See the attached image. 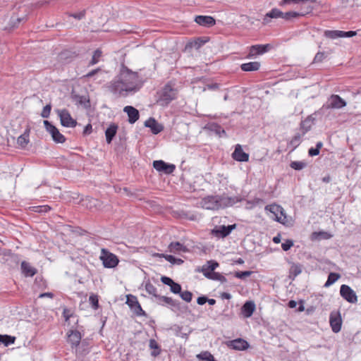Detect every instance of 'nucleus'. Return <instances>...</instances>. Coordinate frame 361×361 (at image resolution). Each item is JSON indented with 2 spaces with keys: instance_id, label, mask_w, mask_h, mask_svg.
<instances>
[{
  "instance_id": "f257e3e1",
  "label": "nucleus",
  "mask_w": 361,
  "mask_h": 361,
  "mask_svg": "<svg viewBox=\"0 0 361 361\" xmlns=\"http://www.w3.org/2000/svg\"><path fill=\"white\" fill-rule=\"evenodd\" d=\"M142 86V82L138 73L123 66L120 73L110 82L109 87L113 94L126 97L138 92Z\"/></svg>"
},
{
  "instance_id": "f03ea898",
  "label": "nucleus",
  "mask_w": 361,
  "mask_h": 361,
  "mask_svg": "<svg viewBox=\"0 0 361 361\" xmlns=\"http://www.w3.org/2000/svg\"><path fill=\"white\" fill-rule=\"evenodd\" d=\"M176 95L177 90L173 87L171 84H167L162 89L158 102L162 106L168 105L176 98Z\"/></svg>"
},
{
  "instance_id": "7ed1b4c3",
  "label": "nucleus",
  "mask_w": 361,
  "mask_h": 361,
  "mask_svg": "<svg viewBox=\"0 0 361 361\" xmlns=\"http://www.w3.org/2000/svg\"><path fill=\"white\" fill-rule=\"evenodd\" d=\"M99 259L102 262L103 266L105 268H114L119 262L118 257L106 248H102L101 250Z\"/></svg>"
},
{
  "instance_id": "20e7f679",
  "label": "nucleus",
  "mask_w": 361,
  "mask_h": 361,
  "mask_svg": "<svg viewBox=\"0 0 361 361\" xmlns=\"http://www.w3.org/2000/svg\"><path fill=\"white\" fill-rule=\"evenodd\" d=\"M266 211H269L275 216V220L284 225L288 224L287 216L283 207L279 204H270L265 207Z\"/></svg>"
},
{
  "instance_id": "39448f33",
  "label": "nucleus",
  "mask_w": 361,
  "mask_h": 361,
  "mask_svg": "<svg viewBox=\"0 0 361 361\" xmlns=\"http://www.w3.org/2000/svg\"><path fill=\"white\" fill-rule=\"evenodd\" d=\"M56 113L60 118L61 123L63 126L67 128H73L76 126L77 121L73 119L67 109H58Z\"/></svg>"
},
{
  "instance_id": "423d86ee",
  "label": "nucleus",
  "mask_w": 361,
  "mask_h": 361,
  "mask_svg": "<svg viewBox=\"0 0 361 361\" xmlns=\"http://www.w3.org/2000/svg\"><path fill=\"white\" fill-rule=\"evenodd\" d=\"M201 207L205 209L216 210L219 209V195L207 196L200 202Z\"/></svg>"
},
{
  "instance_id": "0eeeda50",
  "label": "nucleus",
  "mask_w": 361,
  "mask_h": 361,
  "mask_svg": "<svg viewBox=\"0 0 361 361\" xmlns=\"http://www.w3.org/2000/svg\"><path fill=\"white\" fill-rule=\"evenodd\" d=\"M44 125L47 132L50 133L53 140L56 143H63L66 138L59 130L53 126L49 121H44Z\"/></svg>"
},
{
  "instance_id": "6e6552de",
  "label": "nucleus",
  "mask_w": 361,
  "mask_h": 361,
  "mask_svg": "<svg viewBox=\"0 0 361 361\" xmlns=\"http://www.w3.org/2000/svg\"><path fill=\"white\" fill-rule=\"evenodd\" d=\"M341 297L350 303H356L357 296L355 292L348 285H342L340 288Z\"/></svg>"
},
{
  "instance_id": "1a4fd4ad",
  "label": "nucleus",
  "mask_w": 361,
  "mask_h": 361,
  "mask_svg": "<svg viewBox=\"0 0 361 361\" xmlns=\"http://www.w3.org/2000/svg\"><path fill=\"white\" fill-rule=\"evenodd\" d=\"M243 199L238 196L228 197L226 195H219V208L223 209L228 207H232Z\"/></svg>"
},
{
  "instance_id": "9d476101",
  "label": "nucleus",
  "mask_w": 361,
  "mask_h": 361,
  "mask_svg": "<svg viewBox=\"0 0 361 361\" xmlns=\"http://www.w3.org/2000/svg\"><path fill=\"white\" fill-rule=\"evenodd\" d=\"M347 104L346 102L339 95L332 94L328 99L326 107L327 109H339Z\"/></svg>"
},
{
  "instance_id": "9b49d317",
  "label": "nucleus",
  "mask_w": 361,
  "mask_h": 361,
  "mask_svg": "<svg viewBox=\"0 0 361 361\" xmlns=\"http://www.w3.org/2000/svg\"><path fill=\"white\" fill-rule=\"evenodd\" d=\"M158 303L159 305H164V303L169 305L174 312L180 311L182 309L179 301L167 296H158Z\"/></svg>"
},
{
  "instance_id": "f8f14e48",
  "label": "nucleus",
  "mask_w": 361,
  "mask_h": 361,
  "mask_svg": "<svg viewBox=\"0 0 361 361\" xmlns=\"http://www.w3.org/2000/svg\"><path fill=\"white\" fill-rule=\"evenodd\" d=\"M269 44H257L250 47L247 58L254 59L258 55H262L268 51Z\"/></svg>"
},
{
  "instance_id": "ddd939ff",
  "label": "nucleus",
  "mask_w": 361,
  "mask_h": 361,
  "mask_svg": "<svg viewBox=\"0 0 361 361\" xmlns=\"http://www.w3.org/2000/svg\"><path fill=\"white\" fill-rule=\"evenodd\" d=\"M68 343L71 344V348H77L82 339V335L80 331L77 330H70L67 333Z\"/></svg>"
},
{
  "instance_id": "4468645a",
  "label": "nucleus",
  "mask_w": 361,
  "mask_h": 361,
  "mask_svg": "<svg viewBox=\"0 0 361 361\" xmlns=\"http://www.w3.org/2000/svg\"><path fill=\"white\" fill-rule=\"evenodd\" d=\"M226 345L231 349L236 350H244L248 348V343L243 338H237L229 341L226 343Z\"/></svg>"
},
{
  "instance_id": "2eb2a0df",
  "label": "nucleus",
  "mask_w": 361,
  "mask_h": 361,
  "mask_svg": "<svg viewBox=\"0 0 361 361\" xmlns=\"http://www.w3.org/2000/svg\"><path fill=\"white\" fill-rule=\"evenodd\" d=\"M236 227L235 224L226 226H221L218 228L212 231V233L217 237L224 238L228 235Z\"/></svg>"
},
{
  "instance_id": "dca6fc26",
  "label": "nucleus",
  "mask_w": 361,
  "mask_h": 361,
  "mask_svg": "<svg viewBox=\"0 0 361 361\" xmlns=\"http://www.w3.org/2000/svg\"><path fill=\"white\" fill-rule=\"evenodd\" d=\"M232 157L238 161H247L249 160V154L243 152L240 145L235 146V150L232 154Z\"/></svg>"
},
{
  "instance_id": "f3484780",
  "label": "nucleus",
  "mask_w": 361,
  "mask_h": 361,
  "mask_svg": "<svg viewBox=\"0 0 361 361\" xmlns=\"http://www.w3.org/2000/svg\"><path fill=\"white\" fill-rule=\"evenodd\" d=\"M329 322L332 331L334 333H338L341 331L342 320L339 314H335L331 313L329 318Z\"/></svg>"
},
{
  "instance_id": "a211bd4d",
  "label": "nucleus",
  "mask_w": 361,
  "mask_h": 361,
  "mask_svg": "<svg viewBox=\"0 0 361 361\" xmlns=\"http://www.w3.org/2000/svg\"><path fill=\"white\" fill-rule=\"evenodd\" d=\"M316 2V0H302L299 7L300 9V12H299L300 16H305V14H307L314 8L313 4Z\"/></svg>"
},
{
  "instance_id": "6ab92c4d",
  "label": "nucleus",
  "mask_w": 361,
  "mask_h": 361,
  "mask_svg": "<svg viewBox=\"0 0 361 361\" xmlns=\"http://www.w3.org/2000/svg\"><path fill=\"white\" fill-rule=\"evenodd\" d=\"M123 111L128 114V122L130 123H134L139 119V111L133 106H126L124 107Z\"/></svg>"
},
{
  "instance_id": "aec40b11",
  "label": "nucleus",
  "mask_w": 361,
  "mask_h": 361,
  "mask_svg": "<svg viewBox=\"0 0 361 361\" xmlns=\"http://www.w3.org/2000/svg\"><path fill=\"white\" fill-rule=\"evenodd\" d=\"M256 306L253 301H247L241 307V313L245 318L250 317L255 310Z\"/></svg>"
},
{
  "instance_id": "412c9836",
  "label": "nucleus",
  "mask_w": 361,
  "mask_h": 361,
  "mask_svg": "<svg viewBox=\"0 0 361 361\" xmlns=\"http://www.w3.org/2000/svg\"><path fill=\"white\" fill-rule=\"evenodd\" d=\"M145 126L149 128L152 132L155 135L163 130V126L153 118H149L147 120L145 123Z\"/></svg>"
},
{
  "instance_id": "4be33fe9",
  "label": "nucleus",
  "mask_w": 361,
  "mask_h": 361,
  "mask_svg": "<svg viewBox=\"0 0 361 361\" xmlns=\"http://www.w3.org/2000/svg\"><path fill=\"white\" fill-rule=\"evenodd\" d=\"M195 21L202 26L212 27L215 25V20L209 16H197L195 17Z\"/></svg>"
},
{
  "instance_id": "5701e85b",
  "label": "nucleus",
  "mask_w": 361,
  "mask_h": 361,
  "mask_svg": "<svg viewBox=\"0 0 361 361\" xmlns=\"http://www.w3.org/2000/svg\"><path fill=\"white\" fill-rule=\"evenodd\" d=\"M118 130V125L111 123L105 131L106 140L108 144L111 143Z\"/></svg>"
},
{
  "instance_id": "b1692460",
  "label": "nucleus",
  "mask_w": 361,
  "mask_h": 361,
  "mask_svg": "<svg viewBox=\"0 0 361 361\" xmlns=\"http://www.w3.org/2000/svg\"><path fill=\"white\" fill-rule=\"evenodd\" d=\"M260 63L258 61H253L249 63H243L240 66L242 71H258L260 68Z\"/></svg>"
},
{
  "instance_id": "393cba45",
  "label": "nucleus",
  "mask_w": 361,
  "mask_h": 361,
  "mask_svg": "<svg viewBox=\"0 0 361 361\" xmlns=\"http://www.w3.org/2000/svg\"><path fill=\"white\" fill-rule=\"evenodd\" d=\"M21 269L26 276H32L36 274V269L25 261L22 262Z\"/></svg>"
},
{
  "instance_id": "a878e982",
  "label": "nucleus",
  "mask_w": 361,
  "mask_h": 361,
  "mask_svg": "<svg viewBox=\"0 0 361 361\" xmlns=\"http://www.w3.org/2000/svg\"><path fill=\"white\" fill-rule=\"evenodd\" d=\"M169 250L171 252L173 253H179L180 252H185L188 251L186 247L180 244L179 242L171 243L169 245Z\"/></svg>"
},
{
  "instance_id": "bb28decb",
  "label": "nucleus",
  "mask_w": 361,
  "mask_h": 361,
  "mask_svg": "<svg viewBox=\"0 0 361 361\" xmlns=\"http://www.w3.org/2000/svg\"><path fill=\"white\" fill-rule=\"evenodd\" d=\"M29 130H25L23 135L18 137L17 144L19 147L24 149L29 143Z\"/></svg>"
},
{
  "instance_id": "cd10ccee",
  "label": "nucleus",
  "mask_w": 361,
  "mask_h": 361,
  "mask_svg": "<svg viewBox=\"0 0 361 361\" xmlns=\"http://www.w3.org/2000/svg\"><path fill=\"white\" fill-rule=\"evenodd\" d=\"M283 12L281 11L278 8H273L271 11L267 13L264 18V23H267V18H283Z\"/></svg>"
},
{
  "instance_id": "c85d7f7f",
  "label": "nucleus",
  "mask_w": 361,
  "mask_h": 361,
  "mask_svg": "<svg viewBox=\"0 0 361 361\" xmlns=\"http://www.w3.org/2000/svg\"><path fill=\"white\" fill-rule=\"evenodd\" d=\"M218 267H219L218 262L213 261V260H210V261H208L206 264L202 266L201 271L203 273V274L204 275V273H207V271L214 272V271Z\"/></svg>"
},
{
  "instance_id": "c756f323",
  "label": "nucleus",
  "mask_w": 361,
  "mask_h": 361,
  "mask_svg": "<svg viewBox=\"0 0 361 361\" xmlns=\"http://www.w3.org/2000/svg\"><path fill=\"white\" fill-rule=\"evenodd\" d=\"M302 272L301 265L299 264H293L290 268L289 277L294 279Z\"/></svg>"
},
{
  "instance_id": "7c9ffc66",
  "label": "nucleus",
  "mask_w": 361,
  "mask_h": 361,
  "mask_svg": "<svg viewBox=\"0 0 361 361\" xmlns=\"http://www.w3.org/2000/svg\"><path fill=\"white\" fill-rule=\"evenodd\" d=\"M154 256H158L159 257H164L168 262H169L170 263H171L173 264H182L183 262V261L182 259H177V258L174 257L173 256L169 255L156 254V255H154Z\"/></svg>"
},
{
  "instance_id": "2f4dec72",
  "label": "nucleus",
  "mask_w": 361,
  "mask_h": 361,
  "mask_svg": "<svg viewBox=\"0 0 361 361\" xmlns=\"http://www.w3.org/2000/svg\"><path fill=\"white\" fill-rule=\"evenodd\" d=\"M324 36L327 38L335 39L339 37H342L341 30H326L324 31Z\"/></svg>"
},
{
  "instance_id": "473e14b6",
  "label": "nucleus",
  "mask_w": 361,
  "mask_h": 361,
  "mask_svg": "<svg viewBox=\"0 0 361 361\" xmlns=\"http://www.w3.org/2000/svg\"><path fill=\"white\" fill-rule=\"evenodd\" d=\"M73 99L76 102V104L83 105L85 107L89 106V100L85 96L74 94L73 95Z\"/></svg>"
},
{
  "instance_id": "72a5a7b5",
  "label": "nucleus",
  "mask_w": 361,
  "mask_h": 361,
  "mask_svg": "<svg viewBox=\"0 0 361 361\" xmlns=\"http://www.w3.org/2000/svg\"><path fill=\"white\" fill-rule=\"evenodd\" d=\"M207 42V39H204V38H202V37H199L197 38V39L192 41V42H190L189 44H188V46H190V47L192 48H195L196 49H200L203 44H204L206 42Z\"/></svg>"
},
{
  "instance_id": "f704fd0d",
  "label": "nucleus",
  "mask_w": 361,
  "mask_h": 361,
  "mask_svg": "<svg viewBox=\"0 0 361 361\" xmlns=\"http://www.w3.org/2000/svg\"><path fill=\"white\" fill-rule=\"evenodd\" d=\"M197 357L201 360L217 361L209 351H203L197 355Z\"/></svg>"
},
{
  "instance_id": "c9c22d12",
  "label": "nucleus",
  "mask_w": 361,
  "mask_h": 361,
  "mask_svg": "<svg viewBox=\"0 0 361 361\" xmlns=\"http://www.w3.org/2000/svg\"><path fill=\"white\" fill-rule=\"evenodd\" d=\"M340 278V275L336 273H330L329 274L327 281H326L324 286L329 287L333 283H334L338 279Z\"/></svg>"
},
{
  "instance_id": "e433bc0d",
  "label": "nucleus",
  "mask_w": 361,
  "mask_h": 361,
  "mask_svg": "<svg viewBox=\"0 0 361 361\" xmlns=\"http://www.w3.org/2000/svg\"><path fill=\"white\" fill-rule=\"evenodd\" d=\"M16 340L15 337L8 335H0V343H4L6 346L14 343Z\"/></svg>"
},
{
  "instance_id": "4c0bfd02",
  "label": "nucleus",
  "mask_w": 361,
  "mask_h": 361,
  "mask_svg": "<svg viewBox=\"0 0 361 361\" xmlns=\"http://www.w3.org/2000/svg\"><path fill=\"white\" fill-rule=\"evenodd\" d=\"M145 288L149 294L156 297L158 299L159 295H157V288L152 283L150 282L146 283L145 285Z\"/></svg>"
},
{
  "instance_id": "58836bf2",
  "label": "nucleus",
  "mask_w": 361,
  "mask_h": 361,
  "mask_svg": "<svg viewBox=\"0 0 361 361\" xmlns=\"http://www.w3.org/2000/svg\"><path fill=\"white\" fill-rule=\"evenodd\" d=\"M290 166L295 170H302L306 167L307 164L305 161H292Z\"/></svg>"
},
{
  "instance_id": "ea45409f",
  "label": "nucleus",
  "mask_w": 361,
  "mask_h": 361,
  "mask_svg": "<svg viewBox=\"0 0 361 361\" xmlns=\"http://www.w3.org/2000/svg\"><path fill=\"white\" fill-rule=\"evenodd\" d=\"M327 53L324 51L317 52L314 58L313 63L322 62L327 57Z\"/></svg>"
},
{
  "instance_id": "a19ab883",
  "label": "nucleus",
  "mask_w": 361,
  "mask_h": 361,
  "mask_svg": "<svg viewBox=\"0 0 361 361\" xmlns=\"http://www.w3.org/2000/svg\"><path fill=\"white\" fill-rule=\"evenodd\" d=\"M101 56L102 51L99 49H97L96 51H94L92 55V58L90 62V65H94L97 63Z\"/></svg>"
},
{
  "instance_id": "79ce46f5",
  "label": "nucleus",
  "mask_w": 361,
  "mask_h": 361,
  "mask_svg": "<svg viewBox=\"0 0 361 361\" xmlns=\"http://www.w3.org/2000/svg\"><path fill=\"white\" fill-rule=\"evenodd\" d=\"M221 276L220 273L218 272H212V271H207V273H204V276L209 279L213 280V281H218L219 279V276Z\"/></svg>"
},
{
  "instance_id": "37998d69",
  "label": "nucleus",
  "mask_w": 361,
  "mask_h": 361,
  "mask_svg": "<svg viewBox=\"0 0 361 361\" xmlns=\"http://www.w3.org/2000/svg\"><path fill=\"white\" fill-rule=\"evenodd\" d=\"M180 296L183 300H185L187 302H190L192 298V293L188 290L180 292Z\"/></svg>"
},
{
  "instance_id": "c03bdc74",
  "label": "nucleus",
  "mask_w": 361,
  "mask_h": 361,
  "mask_svg": "<svg viewBox=\"0 0 361 361\" xmlns=\"http://www.w3.org/2000/svg\"><path fill=\"white\" fill-rule=\"evenodd\" d=\"M300 15L301 14H300L299 12H295V11L286 12V13H283V19L290 20L291 18L300 16Z\"/></svg>"
},
{
  "instance_id": "a18cd8bd",
  "label": "nucleus",
  "mask_w": 361,
  "mask_h": 361,
  "mask_svg": "<svg viewBox=\"0 0 361 361\" xmlns=\"http://www.w3.org/2000/svg\"><path fill=\"white\" fill-rule=\"evenodd\" d=\"M312 237L314 238H324V239H329L331 237V235H330L329 233H326V232H314L312 233Z\"/></svg>"
},
{
  "instance_id": "49530a36",
  "label": "nucleus",
  "mask_w": 361,
  "mask_h": 361,
  "mask_svg": "<svg viewBox=\"0 0 361 361\" xmlns=\"http://www.w3.org/2000/svg\"><path fill=\"white\" fill-rule=\"evenodd\" d=\"M135 303L136 305H135V307L132 309L135 314H136L137 316H145V312L142 309L140 303L138 302H135Z\"/></svg>"
},
{
  "instance_id": "de8ad7c7",
  "label": "nucleus",
  "mask_w": 361,
  "mask_h": 361,
  "mask_svg": "<svg viewBox=\"0 0 361 361\" xmlns=\"http://www.w3.org/2000/svg\"><path fill=\"white\" fill-rule=\"evenodd\" d=\"M175 169L176 166L174 164H169L165 162V166L163 168L162 172H164L166 174H171L174 171Z\"/></svg>"
},
{
  "instance_id": "09e8293b",
  "label": "nucleus",
  "mask_w": 361,
  "mask_h": 361,
  "mask_svg": "<svg viewBox=\"0 0 361 361\" xmlns=\"http://www.w3.org/2000/svg\"><path fill=\"white\" fill-rule=\"evenodd\" d=\"M165 166V162L162 160H157L154 161L153 166L158 171H162L164 166Z\"/></svg>"
},
{
  "instance_id": "8fccbe9b",
  "label": "nucleus",
  "mask_w": 361,
  "mask_h": 361,
  "mask_svg": "<svg viewBox=\"0 0 361 361\" xmlns=\"http://www.w3.org/2000/svg\"><path fill=\"white\" fill-rule=\"evenodd\" d=\"M135 302H138L135 296L131 295L127 296L126 303L131 309L135 307V305H136Z\"/></svg>"
},
{
  "instance_id": "3c124183",
  "label": "nucleus",
  "mask_w": 361,
  "mask_h": 361,
  "mask_svg": "<svg viewBox=\"0 0 361 361\" xmlns=\"http://www.w3.org/2000/svg\"><path fill=\"white\" fill-rule=\"evenodd\" d=\"M51 106L50 104H47L42 109V111L41 113V116L42 118H48L50 115Z\"/></svg>"
},
{
  "instance_id": "603ef678",
  "label": "nucleus",
  "mask_w": 361,
  "mask_h": 361,
  "mask_svg": "<svg viewBox=\"0 0 361 361\" xmlns=\"http://www.w3.org/2000/svg\"><path fill=\"white\" fill-rule=\"evenodd\" d=\"M252 274V271H237L235 273V276L238 279H245V277L250 276Z\"/></svg>"
},
{
  "instance_id": "864d4df0",
  "label": "nucleus",
  "mask_w": 361,
  "mask_h": 361,
  "mask_svg": "<svg viewBox=\"0 0 361 361\" xmlns=\"http://www.w3.org/2000/svg\"><path fill=\"white\" fill-rule=\"evenodd\" d=\"M170 289H171V291L175 294H177V293H180L181 292V286L180 284L177 283H175L173 282L171 286H170Z\"/></svg>"
},
{
  "instance_id": "5fc2aeb1",
  "label": "nucleus",
  "mask_w": 361,
  "mask_h": 361,
  "mask_svg": "<svg viewBox=\"0 0 361 361\" xmlns=\"http://www.w3.org/2000/svg\"><path fill=\"white\" fill-rule=\"evenodd\" d=\"M302 0H282L280 1V6H286L288 4L300 5Z\"/></svg>"
},
{
  "instance_id": "6e6d98bb",
  "label": "nucleus",
  "mask_w": 361,
  "mask_h": 361,
  "mask_svg": "<svg viewBox=\"0 0 361 361\" xmlns=\"http://www.w3.org/2000/svg\"><path fill=\"white\" fill-rule=\"evenodd\" d=\"M293 246V241L292 240H286L281 244V247L284 251H288Z\"/></svg>"
},
{
  "instance_id": "4d7b16f0",
  "label": "nucleus",
  "mask_w": 361,
  "mask_h": 361,
  "mask_svg": "<svg viewBox=\"0 0 361 361\" xmlns=\"http://www.w3.org/2000/svg\"><path fill=\"white\" fill-rule=\"evenodd\" d=\"M89 301H90V304L92 305V306L94 307V309L98 308L99 302H98V298H97V295H90L89 298Z\"/></svg>"
},
{
  "instance_id": "13d9d810",
  "label": "nucleus",
  "mask_w": 361,
  "mask_h": 361,
  "mask_svg": "<svg viewBox=\"0 0 361 361\" xmlns=\"http://www.w3.org/2000/svg\"><path fill=\"white\" fill-rule=\"evenodd\" d=\"M85 13V11H82L78 13L69 14V16L73 17L74 18L78 19V20H81L84 18Z\"/></svg>"
},
{
  "instance_id": "bf43d9fd",
  "label": "nucleus",
  "mask_w": 361,
  "mask_h": 361,
  "mask_svg": "<svg viewBox=\"0 0 361 361\" xmlns=\"http://www.w3.org/2000/svg\"><path fill=\"white\" fill-rule=\"evenodd\" d=\"M259 202V199H255L253 201H247V204L245 208L247 209H252L258 202Z\"/></svg>"
},
{
  "instance_id": "052dcab7",
  "label": "nucleus",
  "mask_w": 361,
  "mask_h": 361,
  "mask_svg": "<svg viewBox=\"0 0 361 361\" xmlns=\"http://www.w3.org/2000/svg\"><path fill=\"white\" fill-rule=\"evenodd\" d=\"M63 316L66 322H68L69 319L73 316L72 313L67 308H64L63 311Z\"/></svg>"
},
{
  "instance_id": "680f3d73",
  "label": "nucleus",
  "mask_w": 361,
  "mask_h": 361,
  "mask_svg": "<svg viewBox=\"0 0 361 361\" xmlns=\"http://www.w3.org/2000/svg\"><path fill=\"white\" fill-rule=\"evenodd\" d=\"M161 281L167 286H171L174 281L169 277L167 276H162L161 278Z\"/></svg>"
},
{
  "instance_id": "e2e57ef3",
  "label": "nucleus",
  "mask_w": 361,
  "mask_h": 361,
  "mask_svg": "<svg viewBox=\"0 0 361 361\" xmlns=\"http://www.w3.org/2000/svg\"><path fill=\"white\" fill-rule=\"evenodd\" d=\"M357 35L356 31H342V37H352Z\"/></svg>"
},
{
  "instance_id": "0e129e2a",
  "label": "nucleus",
  "mask_w": 361,
  "mask_h": 361,
  "mask_svg": "<svg viewBox=\"0 0 361 361\" xmlns=\"http://www.w3.org/2000/svg\"><path fill=\"white\" fill-rule=\"evenodd\" d=\"M90 204H87L90 209H92L93 207H97L99 205V201L96 199H90L89 200Z\"/></svg>"
},
{
  "instance_id": "69168bd1",
  "label": "nucleus",
  "mask_w": 361,
  "mask_h": 361,
  "mask_svg": "<svg viewBox=\"0 0 361 361\" xmlns=\"http://www.w3.org/2000/svg\"><path fill=\"white\" fill-rule=\"evenodd\" d=\"M308 154L311 157L317 156L319 154V151L318 149L316 148H310L308 151Z\"/></svg>"
},
{
  "instance_id": "338daca9",
  "label": "nucleus",
  "mask_w": 361,
  "mask_h": 361,
  "mask_svg": "<svg viewBox=\"0 0 361 361\" xmlns=\"http://www.w3.org/2000/svg\"><path fill=\"white\" fill-rule=\"evenodd\" d=\"M51 209V207L48 205H44L39 207V209L37 210L38 212L46 213Z\"/></svg>"
},
{
  "instance_id": "774afa93",
  "label": "nucleus",
  "mask_w": 361,
  "mask_h": 361,
  "mask_svg": "<svg viewBox=\"0 0 361 361\" xmlns=\"http://www.w3.org/2000/svg\"><path fill=\"white\" fill-rule=\"evenodd\" d=\"M207 298L205 296L199 297L197 300V302L200 305H202L205 304L207 302Z\"/></svg>"
}]
</instances>
